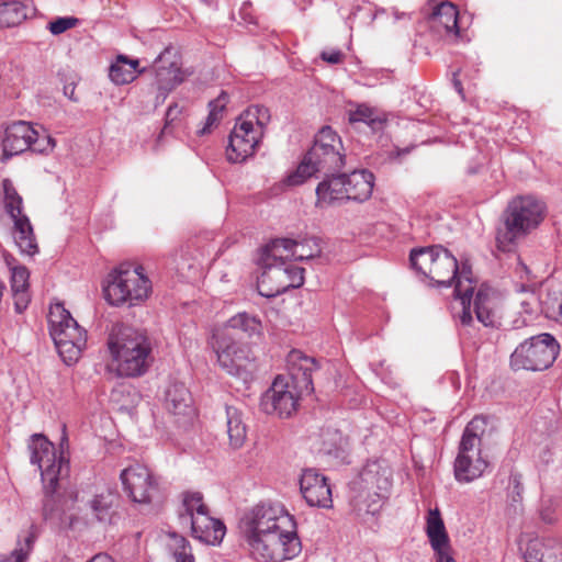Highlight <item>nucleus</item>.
<instances>
[{
  "instance_id": "1",
  "label": "nucleus",
  "mask_w": 562,
  "mask_h": 562,
  "mask_svg": "<svg viewBox=\"0 0 562 562\" xmlns=\"http://www.w3.org/2000/svg\"><path fill=\"white\" fill-rule=\"evenodd\" d=\"M239 526L249 552L257 560L282 562L301 553L296 522L282 505L257 504L244 515Z\"/></svg>"
},
{
  "instance_id": "2",
  "label": "nucleus",
  "mask_w": 562,
  "mask_h": 562,
  "mask_svg": "<svg viewBox=\"0 0 562 562\" xmlns=\"http://www.w3.org/2000/svg\"><path fill=\"white\" fill-rule=\"evenodd\" d=\"M409 261L413 269L439 286H449L454 282V296L461 306L458 317L462 325H470L473 322L472 296L474 292L471 269L463 265L459 270L454 256L442 246L412 249Z\"/></svg>"
},
{
  "instance_id": "3",
  "label": "nucleus",
  "mask_w": 562,
  "mask_h": 562,
  "mask_svg": "<svg viewBox=\"0 0 562 562\" xmlns=\"http://www.w3.org/2000/svg\"><path fill=\"white\" fill-rule=\"evenodd\" d=\"M112 368L117 375L140 376L154 361L153 344L145 331L124 324L112 326L108 338Z\"/></svg>"
},
{
  "instance_id": "4",
  "label": "nucleus",
  "mask_w": 562,
  "mask_h": 562,
  "mask_svg": "<svg viewBox=\"0 0 562 562\" xmlns=\"http://www.w3.org/2000/svg\"><path fill=\"white\" fill-rule=\"evenodd\" d=\"M544 218V205L530 195L509 201L502 215L503 227L497 229L496 243L502 251H510L517 240L537 228Z\"/></svg>"
},
{
  "instance_id": "5",
  "label": "nucleus",
  "mask_w": 562,
  "mask_h": 562,
  "mask_svg": "<svg viewBox=\"0 0 562 562\" xmlns=\"http://www.w3.org/2000/svg\"><path fill=\"white\" fill-rule=\"evenodd\" d=\"M485 428V418L476 416L463 430L453 465L454 477L459 483H470L481 477L488 467L481 450Z\"/></svg>"
},
{
  "instance_id": "6",
  "label": "nucleus",
  "mask_w": 562,
  "mask_h": 562,
  "mask_svg": "<svg viewBox=\"0 0 562 562\" xmlns=\"http://www.w3.org/2000/svg\"><path fill=\"white\" fill-rule=\"evenodd\" d=\"M151 291V282L140 265L121 263L108 276L103 289L105 300L112 305H135L145 301Z\"/></svg>"
},
{
  "instance_id": "7",
  "label": "nucleus",
  "mask_w": 562,
  "mask_h": 562,
  "mask_svg": "<svg viewBox=\"0 0 562 562\" xmlns=\"http://www.w3.org/2000/svg\"><path fill=\"white\" fill-rule=\"evenodd\" d=\"M49 333L64 362H76L87 345V331L61 305L50 306L48 313Z\"/></svg>"
},
{
  "instance_id": "8",
  "label": "nucleus",
  "mask_w": 562,
  "mask_h": 562,
  "mask_svg": "<svg viewBox=\"0 0 562 562\" xmlns=\"http://www.w3.org/2000/svg\"><path fill=\"white\" fill-rule=\"evenodd\" d=\"M60 450L68 446V439L64 431ZM27 449L30 451V461L32 464L37 465L41 471L42 481L44 484L49 483V486L58 483L69 473V461L64 456L56 454L55 446L43 434H34L30 437Z\"/></svg>"
},
{
  "instance_id": "9",
  "label": "nucleus",
  "mask_w": 562,
  "mask_h": 562,
  "mask_svg": "<svg viewBox=\"0 0 562 562\" xmlns=\"http://www.w3.org/2000/svg\"><path fill=\"white\" fill-rule=\"evenodd\" d=\"M559 353V344L550 334L526 339L510 356L514 370L541 371L548 369Z\"/></svg>"
},
{
  "instance_id": "10",
  "label": "nucleus",
  "mask_w": 562,
  "mask_h": 562,
  "mask_svg": "<svg viewBox=\"0 0 562 562\" xmlns=\"http://www.w3.org/2000/svg\"><path fill=\"white\" fill-rule=\"evenodd\" d=\"M306 154L308 161L315 164L325 176L338 172L345 166L341 138L330 126L321 128L315 136L313 146Z\"/></svg>"
},
{
  "instance_id": "11",
  "label": "nucleus",
  "mask_w": 562,
  "mask_h": 562,
  "mask_svg": "<svg viewBox=\"0 0 562 562\" xmlns=\"http://www.w3.org/2000/svg\"><path fill=\"white\" fill-rule=\"evenodd\" d=\"M216 344L220 366L227 373L239 376L244 381L251 379L257 364L249 346L232 340L228 334L218 337Z\"/></svg>"
},
{
  "instance_id": "12",
  "label": "nucleus",
  "mask_w": 562,
  "mask_h": 562,
  "mask_svg": "<svg viewBox=\"0 0 562 562\" xmlns=\"http://www.w3.org/2000/svg\"><path fill=\"white\" fill-rule=\"evenodd\" d=\"M58 486L59 482L53 486L49 483L44 484L42 517L58 529H72L78 521L77 514L74 513L77 493L59 494Z\"/></svg>"
},
{
  "instance_id": "13",
  "label": "nucleus",
  "mask_w": 562,
  "mask_h": 562,
  "mask_svg": "<svg viewBox=\"0 0 562 562\" xmlns=\"http://www.w3.org/2000/svg\"><path fill=\"white\" fill-rule=\"evenodd\" d=\"M301 393L295 384H290L286 378L279 375L261 396L260 407L269 415L291 417L297 411Z\"/></svg>"
},
{
  "instance_id": "14",
  "label": "nucleus",
  "mask_w": 562,
  "mask_h": 562,
  "mask_svg": "<svg viewBox=\"0 0 562 562\" xmlns=\"http://www.w3.org/2000/svg\"><path fill=\"white\" fill-rule=\"evenodd\" d=\"M123 488L128 497L138 504H149L159 494V485L148 468L133 464L121 472Z\"/></svg>"
},
{
  "instance_id": "15",
  "label": "nucleus",
  "mask_w": 562,
  "mask_h": 562,
  "mask_svg": "<svg viewBox=\"0 0 562 562\" xmlns=\"http://www.w3.org/2000/svg\"><path fill=\"white\" fill-rule=\"evenodd\" d=\"M303 283L304 269L286 263L262 271L257 281V288L260 295L274 297L291 288H300Z\"/></svg>"
},
{
  "instance_id": "16",
  "label": "nucleus",
  "mask_w": 562,
  "mask_h": 562,
  "mask_svg": "<svg viewBox=\"0 0 562 562\" xmlns=\"http://www.w3.org/2000/svg\"><path fill=\"white\" fill-rule=\"evenodd\" d=\"M263 132L255 127L250 122L238 117L231 135L226 149L227 159L232 162H243L252 156L258 147Z\"/></svg>"
},
{
  "instance_id": "17",
  "label": "nucleus",
  "mask_w": 562,
  "mask_h": 562,
  "mask_svg": "<svg viewBox=\"0 0 562 562\" xmlns=\"http://www.w3.org/2000/svg\"><path fill=\"white\" fill-rule=\"evenodd\" d=\"M157 86L156 105L165 102L167 95L183 81V75L176 54L167 48L154 61Z\"/></svg>"
},
{
  "instance_id": "18",
  "label": "nucleus",
  "mask_w": 562,
  "mask_h": 562,
  "mask_svg": "<svg viewBox=\"0 0 562 562\" xmlns=\"http://www.w3.org/2000/svg\"><path fill=\"white\" fill-rule=\"evenodd\" d=\"M300 491L310 506L328 508L331 506V490L327 479L314 469L303 470Z\"/></svg>"
},
{
  "instance_id": "19",
  "label": "nucleus",
  "mask_w": 562,
  "mask_h": 562,
  "mask_svg": "<svg viewBox=\"0 0 562 562\" xmlns=\"http://www.w3.org/2000/svg\"><path fill=\"white\" fill-rule=\"evenodd\" d=\"M473 311L477 321L485 327L497 328L502 325L501 300L492 288L484 284L479 288L473 301Z\"/></svg>"
},
{
  "instance_id": "20",
  "label": "nucleus",
  "mask_w": 562,
  "mask_h": 562,
  "mask_svg": "<svg viewBox=\"0 0 562 562\" xmlns=\"http://www.w3.org/2000/svg\"><path fill=\"white\" fill-rule=\"evenodd\" d=\"M288 370L290 374V384H295L301 392L311 393L313 391V372L318 369L317 361L304 355L300 350H292L286 357Z\"/></svg>"
},
{
  "instance_id": "21",
  "label": "nucleus",
  "mask_w": 562,
  "mask_h": 562,
  "mask_svg": "<svg viewBox=\"0 0 562 562\" xmlns=\"http://www.w3.org/2000/svg\"><path fill=\"white\" fill-rule=\"evenodd\" d=\"M34 135L35 130L25 121H16L8 125L2 140L3 157L8 159L27 150Z\"/></svg>"
},
{
  "instance_id": "22",
  "label": "nucleus",
  "mask_w": 562,
  "mask_h": 562,
  "mask_svg": "<svg viewBox=\"0 0 562 562\" xmlns=\"http://www.w3.org/2000/svg\"><path fill=\"white\" fill-rule=\"evenodd\" d=\"M192 536L206 544H217L225 536V526L206 512H198L189 521Z\"/></svg>"
},
{
  "instance_id": "23",
  "label": "nucleus",
  "mask_w": 562,
  "mask_h": 562,
  "mask_svg": "<svg viewBox=\"0 0 562 562\" xmlns=\"http://www.w3.org/2000/svg\"><path fill=\"white\" fill-rule=\"evenodd\" d=\"M293 246H295L294 239L278 238L272 240L262 248L258 265L262 271L286 265L288 261L294 259Z\"/></svg>"
},
{
  "instance_id": "24",
  "label": "nucleus",
  "mask_w": 562,
  "mask_h": 562,
  "mask_svg": "<svg viewBox=\"0 0 562 562\" xmlns=\"http://www.w3.org/2000/svg\"><path fill=\"white\" fill-rule=\"evenodd\" d=\"M165 407L170 414L188 418L189 420L194 416L191 393L186 385L180 382L172 383L167 389Z\"/></svg>"
},
{
  "instance_id": "25",
  "label": "nucleus",
  "mask_w": 562,
  "mask_h": 562,
  "mask_svg": "<svg viewBox=\"0 0 562 562\" xmlns=\"http://www.w3.org/2000/svg\"><path fill=\"white\" fill-rule=\"evenodd\" d=\"M525 559L527 562H562V542L553 538L531 539Z\"/></svg>"
},
{
  "instance_id": "26",
  "label": "nucleus",
  "mask_w": 562,
  "mask_h": 562,
  "mask_svg": "<svg viewBox=\"0 0 562 562\" xmlns=\"http://www.w3.org/2000/svg\"><path fill=\"white\" fill-rule=\"evenodd\" d=\"M347 200L363 202L368 200L373 190L374 176L368 170H355L345 175Z\"/></svg>"
},
{
  "instance_id": "27",
  "label": "nucleus",
  "mask_w": 562,
  "mask_h": 562,
  "mask_svg": "<svg viewBox=\"0 0 562 562\" xmlns=\"http://www.w3.org/2000/svg\"><path fill=\"white\" fill-rule=\"evenodd\" d=\"M317 204H331L347 200L345 175L329 173L316 188Z\"/></svg>"
},
{
  "instance_id": "28",
  "label": "nucleus",
  "mask_w": 562,
  "mask_h": 562,
  "mask_svg": "<svg viewBox=\"0 0 562 562\" xmlns=\"http://www.w3.org/2000/svg\"><path fill=\"white\" fill-rule=\"evenodd\" d=\"M458 16L457 7L449 1H442L437 4L429 15L431 27L438 32L458 34Z\"/></svg>"
},
{
  "instance_id": "29",
  "label": "nucleus",
  "mask_w": 562,
  "mask_h": 562,
  "mask_svg": "<svg viewBox=\"0 0 562 562\" xmlns=\"http://www.w3.org/2000/svg\"><path fill=\"white\" fill-rule=\"evenodd\" d=\"M426 530L437 557L451 553L449 538L438 509L429 512Z\"/></svg>"
},
{
  "instance_id": "30",
  "label": "nucleus",
  "mask_w": 562,
  "mask_h": 562,
  "mask_svg": "<svg viewBox=\"0 0 562 562\" xmlns=\"http://www.w3.org/2000/svg\"><path fill=\"white\" fill-rule=\"evenodd\" d=\"M138 59H131L125 55H119L110 66L109 77L117 86L127 85L137 77V74L144 71V69H138Z\"/></svg>"
},
{
  "instance_id": "31",
  "label": "nucleus",
  "mask_w": 562,
  "mask_h": 562,
  "mask_svg": "<svg viewBox=\"0 0 562 562\" xmlns=\"http://www.w3.org/2000/svg\"><path fill=\"white\" fill-rule=\"evenodd\" d=\"M13 238L15 245L22 254L34 256L38 251V246L29 217H19L13 220Z\"/></svg>"
},
{
  "instance_id": "32",
  "label": "nucleus",
  "mask_w": 562,
  "mask_h": 562,
  "mask_svg": "<svg viewBox=\"0 0 562 562\" xmlns=\"http://www.w3.org/2000/svg\"><path fill=\"white\" fill-rule=\"evenodd\" d=\"M226 416L229 445L234 449H238L245 443L247 438V429L243 422L241 413L234 406H226Z\"/></svg>"
},
{
  "instance_id": "33",
  "label": "nucleus",
  "mask_w": 562,
  "mask_h": 562,
  "mask_svg": "<svg viewBox=\"0 0 562 562\" xmlns=\"http://www.w3.org/2000/svg\"><path fill=\"white\" fill-rule=\"evenodd\" d=\"M348 120L351 124L364 123L373 132L380 131L386 121L381 112L367 104H358L356 109L349 110Z\"/></svg>"
},
{
  "instance_id": "34",
  "label": "nucleus",
  "mask_w": 562,
  "mask_h": 562,
  "mask_svg": "<svg viewBox=\"0 0 562 562\" xmlns=\"http://www.w3.org/2000/svg\"><path fill=\"white\" fill-rule=\"evenodd\" d=\"M29 9L20 1L0 3V27H12L27 18Z\"/></svg>"
},
{
  "instance_id": "35",
  "label": "nucleus",
  "mask_w": 562,
  "mask_h": 562,
  "mask_svg": "<svg viewBox=\"0 0 562 562\" xmlns=\"http://www.w3.org/2000/svg\"><path fill=\"white\" fill-rule=\"evenodd\" d=\"M261 328V322L257 317L247 313H238L229 318L225 326V330H239L247 337L260 335Z\"/></svg>"
},
{
  "instance_id": "36",
  "label": "nucleus",
  "mask_w": 562,
  "mask_h": 562,
  "mask_svg": "<svg viewBox=\"0 0 562 562\" xmlns=\"http://www.w3.org/2000/svg\"><path fill=\"white\" fill-rule=\"evenodd\" d=\"M207 507L203 503V496L199 492L187 493L183 496L182 506L179 510V519L182 526H189L191 517L198 512H206Z\"/></svg>"
},
{
  "instance_id": "37",
  "label": "nucleus",
  "mask_w": 562,
  "mask_h": 562,
  "mask_svg": "<svg viewBox=\"0 0 562 562\" xmlns=\"http://www.w3.org/2000/svg\"><path fill=\"white\" fill-rule=\"evenodd\" d=\"M115 501L116 496L112 492L98 494L90 501V508L99 521L110 520Z\"/></svg>"
},
{
  "instance_id": "38",
  "label": "nucleus",
  "mask_w": 562,
  "mask_h": 562,
  "mask_svg": "<svg viewBox=\"0 0 562 562\" xmlns=\"http://www.w3.org/2000/svg\"><path fill=\"white\" fill-rule=\"evenodd\" d=\"M4 192V207L12 220L25 216L22 213V198L16 192L13 183L9 179L2 181Z\"/></svg>"
},
{
  "instance_id": "39",
  "label": "nucleus",
  "mask_w": 562,
  "mask_h": 562,
  "mask_svg": "<svg viewBox=\"0 0 562 562\" xmlns=\"http://www.w3.org/2000/svg\"><path fill=\"white\" fill-rule=\"evenodd\" d=\"M168 537L169 541L167 543V547L168 550L175 557L176 562H194V557L191 552V547L184 537L176 532H170Z\"/></svg>"
},
{
  "instance_id": "40",
  "label": "nucleus",
  "mask_w": 562,
  "mask_h": 562,
  "mask_svg": "<svg viewBox=\"0 0 562 562\" xmlns=\"http://www.w3.org/2000/svg\"><path fill=\"white\" fill-rule=\"evenodd\" d=\"M294 260H308L315 257H319L322 254L321 243L319 239L316 237L303 238L301 240H294Z\"/></svg>"
},
{
  "instance_id": "41",
  "label": "nucleus",
  "mask_w": 562,
  "mask_h": 562,
  "mask_svg": "<svg viewBox=\"0 0 562 562\" xmlns=\"http://www.w3.org/2000/svg\"><path fill=\"white\" fill-rule=\"evenodd\" d=\"M308 160V155L306 154L302 162L296 168V170L288 176L285 180L288 186L302 184L306 179H308L313 175L321 172L318 167Z\"/></svg>"
},
{
  "instance_id": "42",
  "label": "nucleus",
  "mask_w": 562,
  "mask_h": 562,
  "mask_svg": "<svg viewBox=\"0 0 562 562\" xmlns=\"http://www.w3.org/2000/svg\"><path fill=\"white\" fill-rule=\"evenodd\" d=\"M241 120L250 122L255 127H260L265 133V127L270 121L269 110L262 105L249 106L240 116Z\"/></svg>"
},
{
  "instance_id": "43",
  "label": "nucleus",
  "mask_w": 562,
  "mask_h": 562,
  "mask_svg": "<svg viewBox=\"0 0 562 562\" xmlns=\"http://www.w3.org/2000/svg\"><path fill=\"white\" fill-rule=\"evenodd\" d=\"M228 97L225 92H222L215 100H212L209 104L210 113L206 117V124L199 131L201 135L206 134L210 127L218 122V113L222 112L227 103Z\"/></svg>"
},
{
  "instance_id": "44",
  "label": "nucleus",
  "mask_w": 562,
  "mask_h": 562,
  "mask_svg": "<svg viewBox=\"0 0 562 562\" xmlns=\"http://www.w3.org/2000/svg\"><path fill=\"white\" fill-rule=\"evenodd\" d=\"M559 502L552 496H543L540 501L538 514L542 522L552 525L558 520L557 509Z\"/></svg>"
},
{
  "instance_id": "45",
  "label": "nucleus",
  "mask_w": 562,
  "mask_h": 562,
  "mask_svg": "<svg viewBox=\"0 0 562 562\" xmlns=\"http://www.w3.org/2000/svg\"><path fill=\"white\" fill-rule=\"evenodd\" d=\"M34 541L35 536L30 532L24 539V546L14 549L10 555L3 557L1 562H25Z\"/></svg>"
},
{
  "instance_id": "46",
  "label": "nucleus",
  "mask_w": 562,
  "mask_h": 562,
  "mask_svg": "<svg viewBox=\"0 0 562 562\" xmlns=\"http://www.w3.org/2000/svg\"><path fill=\"white\" fill-rule=\"evenodd\" d=\"M55 145L56 142L50 135L46 133L40 134L35 131L34 138L32 137V144L29 149L34 153L48 154L54 149Z\"/></svg>"
},
{
  "instance_id": "47",
  "label": "nucleus",
  "mask_w": 562,
  "mask_h": 562,
  "mask_svg": "<svg viewBox=\"0 0 562 562\" xmlns=\"http://www.w3.org/2000/svg\"><path fill=\"white\" fill-rule=\"evenodd\" d=\"M182 113V108L179 106L178 103L173 102L171 103L166 112V119H165V126L159 133V135L156 138L155 149H157L160 146V143L162 140V137L168 132L169 126L179 119V116Z\"/></svg>"
},
{
  "instance_id": "48",
  "label": "nucleus",
  "mask_w": 562,
  "mask_h": 562,
  "mask_svg": "<svg viewBox=\"0 0 562 562\" xmlns=\"http://www.w3.org/2000/svg\"><path fill=\"white\" fill-rule=\"evenodd\" d=\"M29 270L24 266L11 267V289H29Z\"/></svg>"
},
{
  "instance_id": "49",
  "label": "nucleus",
  "mask_w": 562,
  "mask_h": 562,
  "mask_svg": "<svg viewBox=\"0 0 562 562\" xmlns=\"http://www.w3.org/2000/svg\"><path fill=\"white\" fill-rule=\"evenodd\" d=\"M79 23V20L75 16L57 18L48 23V30L54 35H59Z\"/></svg>"
},
{
  "instance_id": "50",
  "label": "nucleus",
  "mask_w": 562,
  "mask_h": 562,
  "mask_svg": "<svg viewBox=\"0 0 562 562\" xmlns=\"http://www.w3.org/2000/svg\"><path fill=\"white\" fill-rule=\"evenodd\" d=\"M29 289H12L14 307L18 313L26 310L30 303Z\"/></svg>"
},
{
  "instance_id": "51",
  "label": "nucleus",
  "mask_w": 562,
  "mask_h": 562,
  "mask_svg": "<svg viewBox=\"0 0 562 562\" xmlns=\"http://www.w3.org/2000/svg\"><path fill=\"white\" fill-rule=\"evenodd\" d=\"M510 487L513 502H521L524 494V485L521 482L520 474H513L510 476Z\"/></svg>"
},
{
  "instance_id": "52",
  "label": "nucleus",
  "mask_w": 562,
  "mask_h": 562,
  "mask_svg": "<svg viewBox=\"0 0 562 562\" xmlns=\"http://www.w3.org/2000/svg\"><path fill=\"white\" fill-rule=\"evenodd\" d=\"M345 55L340 49L324 50L321 53V58L331 65L340 64Z\"/></svg>"
},
{
  "instance_id": "53",
  "label": "nucleus",
  "mask_w": 562,
  "mask_h": 562,
  "mask_svg": "<svg viewBox=\"0 0 562 562\" xmlns=\"http://www.w3.org/2000/svg\"><path fill=\"white\" fill-rule=\"evenodd\" d=\"M520 304H521L525 313L532 314V313L536 312L535 307L538 304V300H537V297L533 294H530L529 299L528 300H522L520 302Z\"/></svg>"
},
{
  "instance_id": "54",
  "label": "nucleus",
  "mask_w": 562,
  "mask_h": 562,
  "mask_svg": "<svg viewBox=\"0 0 562 562\" xmlns=\"http://www.w3.org/2000/svg\"><path fill=\"white\" fill-rule=\"evenodd\" d=\"M331 436L338 439V445L335 446V448H326L324 446L323 450L328 454L337 453L339 450H342V445H344V438L340 436V434L334 432V434H331Z\"/></svg>"
},
{
  "instance_id": "55",
  "label": "nucleus",
  "mask_w": 562,
  "mask_h": 562,
  "mask_svg": "<svg viewBox=\"0 0 562 562\" xmlns=\"http://www.w3.org/2000/svg\"><path fill=\"white\" fill-rule=\"evenodd\" d=\"M186 268L188 270H191V269H194L196 268V265L194 262H190V263H186L184 261L182 262H178L177 265V270L182 274V276H186Z\"/></svg>"
},
{
  "instance_id": "56",
  "label": "nucleus",
  "mask_w": 562,
  "mask_h": 562,
  "mask_svg": "<svg viewBox=\"0 0 562 562\" xmlns=\"http://www.w3.org/2000/svg\"><path fill=\"white\" fill-rule=\"evenodd\" d=\"M89 562H113V560L105 553H99L95 554Z\"/></svg>"
},
{
  "instance_id": "57",
  "label": "nucleus",
  "mask_w": 562,
  "mask_h": 562,
  "mask_svg": "<svg viewBox=\"0 0 562 562\" xmlns=\"http://www.w3.org/2000/svg\"><path fill=\"white\" fill-rule=\"evenodd\" d=\"M437 562H456L451 553H443V555L437 557Z\"/></svg>"
},
{
  "instance_id": "58",
  "label": "nucleus",
  "mask_w": 562,
  "mask_h": 562,
  "mask_svg": "<svg viewBox=\"0 0 562 562\" xmlns=\"http://www.w3.org/2000/svg\"><path fill=\"white\" fill-rule=\"evenodd\" d=\"M65 94L68 95L71 100L77 101L75 98V88H71L70 92H68V87H65Z\"/></svg>"
},
{
  "instance_id": "59",
  "label": "nucleus",
  "mask_w": 562,
  "mask_h": 562,
  "mask_svg": "<svg viewBox=\"0 0 562 562\" xmlns=\"http://www.w3.org/2000/svg\"><path fill=\"white\" fill-rule=\"evenodd\" d=\"M454 87H456V89L458 90L459 93H462V90H463L462 85L457 79H454Z\"/></svg>"
},
{
  "instance_id": "60",
  "label": "nucleus",
  "mask_w": 562,
  "mask_h": 562,
  "mask_svg": "<svg viewBox=\"0 0 562 562\" xmlns=\"http://www.w3.org/2000/svg\"><path fill=\"white\" fill-rule=\"evenodd\" d=\"M561 310H562V302H560V301H559V302H558V308H557V311H554V310H553V311L551 312V314H550V315H551V316H553V315H555V314H560V313H561Z\"/></svg>"
},
{
  "instance_id": "61",
  "label": "nucleus",
  "mask_w": 562,
  "mask_h": 562,
  "mask_svg": "<svg viewBox=\"0 0 562 562\" xmlns=\"http://www.w3.org/2000/svg\"><path fill=\"white\" fill-rule=\"evenodd\" d=\"M7 263L11 266V261H14V259L11 256H5Z\"/></svg>"
}]
</instances>
